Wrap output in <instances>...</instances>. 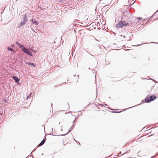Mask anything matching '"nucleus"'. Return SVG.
Here are the masks:
<instances>
[{
	"mask_svg": "<svg viewBox=\"0 0 158 158\" xmlns=\"http://www.w3.org/2000/svg\"><path fill=\"white\" fill-rule=\"evenodd\" d=\"M156 98V97L154 94L151 95H148L145 99V102L146 103H149Z\"/></svg>",
	"mask_w": 158,
	"mask_h": 158,
	"instance_id": "obj_1",
	"label": "nucleus"
},
{
	"mask_svg": "<svg viewBox=\"0 0 158 158\" xmlns=\"http://www.w3.org/2000/svg\"><path fill=\"white\" fill-rule=\"evenodd\" d=\"M129 24V23L125 21H121L119 22L116 25V27L117 28H120L123 27L124 26H127Z\"/></svg>",
	"mask_w": 158,
	"mask_h": 158,
	"instance_id": "obj_2",
	"label": "nucleus"
},
{
	"mask_svg": "<svg viewBox=\"0 0 158 158\" xmlns=\"http://www.w3.org/2000/svg\"><path fill=\"white\" fill-rule=\"evenodd\" d=\"M27 21V18L26 15H24L23 20L18 27H21L25 25Z\"/></svg>",
	"mask_w": 158,
	"mask_h": 158,
	"instance_id": "obj_3",
	"label": "nucleus"
},
{
	"mask_svg": "<svg viewBox=\"0 0 158 158\" xmlns=\"http://www.w3.org/2000/svg\"><path fill=\"white\" fill-rule=\"evenodd\" d=\"M24 53L27 54L28 55L32 56V53L30 51H29L27 48H26L23 51Z\"/></svg>",
	"mask_w": 158,
	"mask_h": 158,
	"instance_id": "obj_4",
	"label": "nucleus"
},
{
	"mask_svg": "<svg viewBox=\"0 0 158 158\" xmlns=\"http://www.w3.org/2000/svg\"><path fill=\"white\" fill-rule=\"evenodd\" d=\"M13 79L15 80V82L18 84H19V82L20 81V79L16 76H12Z\"/></svg>",
	"mask_w": 158,
	"mask_h": 158,
	"instance_id": "obj_5",
	"label": "nucleus"
},
{
	"mask_svg": "<svg viewBox=\"0 0 158 158\" xmlns=\"http://www.w3.org/2000/svg\"><path fill=\"white\" fill-rule=\"evenodd\" d=\"M46 138L45 137H44L43 139L42 140V141L38 145V146L40 147L42 146L45 143L46 141Z\"/></svg>",
	"mask_w": 158,
	"mask_h": 158,
	"instance_id": "obj_6",
	"label": "nucleus"
},
{
	"mask_svg": "<svg viewBox=\"0 0 158 158\" xmlns=\"http://www.w3.org/2000/svg\"><path fill=\"white\" fill-rule=\"evenodd\" d=\"M31 22L32 23L36 25H38L39 24V23L35 19H32L31 20Z\"/></svg>",
	"mask_w": 158,
	"mask_h": 158,
	"instance_id": "obj_7",
	"label": "nucleus"
},
{
	"mask_svg": "<svg viewBox=\"0 0 158 158\" xmlns=\"http://www.w3.org/2000/svg\"><path fill=\"white\" fill-rule=\"evenodd\" d=\"M73 127L74 124H73V125H72L70 129L69 130L68 132L66 134H65V135H66L67 134H68L73 129Z\"/></svg>",
	"mask_w": 158,
	"mask_h": 158,
	"instance_id": "obj_8",
	"label": "nucleus"
},
{
	"mask_svg": "<svg viewBox=\"0 0 158 158\" xmlns=\"http://www.w3.org/2000/svg\"><path fill=\"white\" fill-rule=\"evenodd\" d=\"M26 64L30 65H31L33 67H35V64L32 63L27 62L26 63Z\"/></svg>",
	"mask_w": 158,
	"mask_h": 158,
	"instance_id": "obj_9",
	"label": "nucleus"
},
{
	"mask_svg": "<svg viewBox=\"0 0 158 158\" xmlns=\"http://www.w3.org/2000/svg\"><path fill=\"white\" fill-rule=\"evenodd\" d=\"M19 47L20 48H21L22 50V51H23V50H24L26 48L25 47L24 45H22L21 44L19 46Z\"/></svg>",
	"mask_w": 158,
	"mask_h": 158,
	"instance_id": "obj_10",
	"label": "nucleus"
},
{
	"mask_svg": "<svg viewBox=\"0 0 158 158\" xmlns=\"http://www.w3.org/2000/svg\"><path fill=\"white\" fill-rule=\"evenodd\" d=\"M7 48L8 50L12 52H14V49L12 48H11L10 47H8Z\"/></svg>",
	"mask_w": 158,
	"mask_h": 158,
	"instance_id": "obj_11",
	"label": "nucleus"
},
{
	"mask_svg": "<svg viewBox=\"0 0 158 158\" xmlns=\"http://www.w3.org/2000/svg\"><path fill=\"white\" fill-rule=\"evenodd\" d=\"M15 44H17V45H18L19 46L21 44L20 43H19V42H18V41H16L15 42Z\"/></svg>",
	"mask_w": 158,
	"mask_h": 158,
	"instance_id": "obj_12",
	"label": "nucleus"
},
{
	"mask_svg": "<svg viewBox=\"0 0 158 158\" xmlns=\"http://www.w3.org/2000/svg\"><path fill=\"white\" fill-rule=\"evenodd\" d=\"M122 111H113V113H120V112H122Z\"/></svg>",
	"mask_w": 158,
	"mask_h": 158,
	"instance_id": "obj_13",
	"label": "nucleus"
},
{
	"mask_svg": "<svg viewBox=\"0 0 158 158\" xmlns=\"http://www.w3.org/2000/svg\"><path fill=\"white\" fill-rule=\"evenodd\" d=\"M137 19H138V20H141L142 19V18L140 17H139Z\"/></svg>",
	"mask_w": 158,
	"mask_h": 158,
	"instance_id": "obj_14",
	"label": "nucleus"
},
{
	"mask_svg": "<svg viewBox=\"0 0 158 158\" xmlns=\"http://www.w3.org/2000/svg\"><path fill=\"white\" fill-rule=\"evenodd\" d=\"M149 43H145V44H149ZM155 43V44H158V43H155V42H151V43Z\"/></svg>",
	"mask_w": 158,
	"mask_h": 158,
	"instance_id": "obj_15",
	"label": "nucleus"
},
{
	"mask_svg": "<svg viewBox=\"0 0 158 158\" xmlns=\"http://www.w3.org/2000/svg\"><path fill=\"white\" fill-rule=\"evenodd\" d=\"M76 119V118H75V120L73 122V124H74V125L75 123V120Z\"/></svg>",
	"mask_w": 158,
	"mask_h": 158,
	"instance_id": "obj_16",
	"label": "nucleus"
},
{
	"mask_svg": "<svg viewBox=\"0 0 158 158\" xmlns=\"http://www.w3.org/2000/svg\"><path fill=\"white\" fill-rule=\"evenodd\" d=\"M15 46V45L14 44H12L11 45V47H14Z\"/></svg>",
	"mask_w": 158,
	"mask_h": 158,
	"instance_id": "obj_17",
	"label": "nucleus"
},
{
	"mask_svg": "<svg viewBox=\"0 0 158 158\" xmlns=\"http://www.w3.org/2000/svg\"><path fill=\"white\" fill-rule=\"evenodd\" d=\"M125 15V14L124 13H123V14H122V16H124Z\"/></svg>",
	"mask_w": 158,
	"mask_h": 158,
	"instance_id": "obj_18",
	"label": "nucleus"
},
{
	"mask_svg": "<svg viewBox=\"0 0 158 158\" xmlns=\"http://www.w3.org/2000/svg\"><path fill=\"white\" fill-rule=\"evenodd\" d=\"M141 44H137V45H135V46H139V45H140Z\"/></svg>",
	"mask_w": 158,
	"mask_h": 158,
	"instance_id": "obj_19",
	"label": "nucleus"
},
{
	"mask_svg": "<svg viewBox=\"0 0 158 158\" xmlns=\"http://www.w3.org/2000/svg\"><path fill=\"white\" fill-rule=\"evenodd\" d=\"M121 154V152H120L118 153V155Z\"/></svg>",
	"mask_w": 158,
	"mask_h": 158,
	"instance_id": "obj_20",
	"label": "nucleus"
},
{
	"mask_svg": "<svg viewBox=\"0 0 158 158\" xmlns=\"http://www.w3.org/2000/svg\"><path fill=\"white\" fill-rule=\"evenodd\" d=\"M134 106H133V107H130V108H128L127 109H129V108H131L133 107Z\"/></svg>",
	"mask_w": 158,
	"mask_h": 158,
	"instance_id": "obj_21",
	"label": "nucleus"
},
{
	"mask_svg": "<svg viewBox=\"0 0 158 158\" xmlns=\"http://www.w3.org/2000/svg\"><path fill=\"white\" fill-rule=\"evenodd\" d=\"M77 143H78V144H79V145H80V143L78 142H77Z\"/></svg>",
	"mask_w": 158,
	"mask_h": 158,
	"instance_id": "obj_22",
	"label": "nucleus"
},
{
	"mask_svg": "<svg viewBox=\"0 0 158 158\" xmlns=\"http://www.w3.org/2000/svg\"><path fill=\"white\" fill-rule=\"evenodd\" d=\"M127 12L130 14V13L128 11H127Z\"/></svg>",
	"mask_w": 158,
	"mask_h": 158,
	"instance_id": "obj_23",
	"label": "nucleus"
},
{
	"mask_svg": "<svg viewBox=\"0 0 158 158\" xmlns=\"http://www.w3.org/2000/svg\"><path fill=\"white\" fill-rule=\"evenodd\" d=\"M74 141H76V142H77V141L75 140V139H74Z\"/></svg>",
	"mask_w": 158,
	"mask_h": 158,
	"instance_id": "obj_24",
	"label": "nucleus"
},
{
	"mask_svg": "<svg viewBox=\"0 0 158 158\" xmlns=\"http://www.w3.org/2000/svg\"><path fill=\"white\" fill-rule=\"evenodd\" d=\"M139 152H138V156H139Z\"/></svg>",
	"mask_w": 158,
	"mask_h": 158,
	"instance_id": "obj_25",
	"label": "nucleus"
},
{
	"mask_svg": "<svg viewBox=\"0 0 158 158\" xmlns=\"http://www.w3.org/2000/svg\"><path fill=\"white\" fill-rule=\"evenodd\" d=\"M154 156H153L152 157H152V158H154Z\"/></svg>",
	"mask_w": 158,
	"mask_h": 158,
	"instance_id": "obj_26",
	"label": "nucleus"
},
{
	"mask_svg": "<svg viewBox=\"0 0 158 158\" xmlns=\"http://www.w3.org/2000/svg\"><path fill=\"white\" fill-rule=\"evenodd\" d=\"M107 108H108L109 109H110L111 110V109H110V108H108V107H107Z\"/></svg>",
	"mask_w": 158,
	"mask_h": 158,
	"instance_id": "obj_27",
	"label": "nucleus"
},
{
	"mask_svg": "<svg viewBox=\"0 0 158 158\" xmlns=\"http://www.w3.org/2000/svg\"><path fill=\"white\" fill-rule=\"evenodd\" d=\"M35 149H34V150L33 151H35Z\"/></svg>",
	"mask_w": 158,
	"mask_h": 158,
	"instance_id": "obj_28",
	"label": "nucleus"
},
{
	"mask_svg": "<svg viewBox=\"0 0 158 158\" xmlns=\"http://www.w3.org/2000/svg\"><path fill=\"white\" fill-rule=\"evenodd\" d=\"M90 54V55H92V56H93V55H92L91 54Z\"/></svg>",
	"mask_w": 158,
	"mask_h": 158,
	"instance_id": "obj_29",
	"label": "nucleus"
},
{
	"mask_svg": "<svg viewBox=\"0 0 158 158\" xmlns=\"http://www.w3.org/2000/svg\"><path fill=\"white\" fill-rule=\"evenodd\" d=\"M53 128H52V131H53Z\"/></svg>",
	"mask_w": 158,
	"mask_h": 158,
	"instance_id": "obj_30",
	"label": "nucleus"
},
{
	"mask_svg": "<svg viewBox=\"0 0 158 158\" xmlns=\"http://www.w3.org/2000/svg\"><path fill=\"white\" fill-rule=\"evenodd\" d=\"M51 105H52V104L51 103Z\"/></svg>",
	"mask_w": 158,
	"mask_h": 158,
	"instance_id": "obj_31",
	"label": "nucleus"
},
{
	"mask_svg": "<svg viewBox=\"0 0 158 158\" xmlns=\"http://www.w3.org/2000/svg\"><path fill=\"white\" fill-rule=\"evenodd\" d=\"M33 31H34V32H35V31L34 30H33Z\"/></svg>",
	"mask_w": 158,
	"mask_h": 158,
	"instance_id": "obj_32",
	"label": "nucleus"
},
{
	"mask_svg": "<svg viewBox=\"0 0 158 158\" xmlns=\"http://www.w3.org/2000/svg\"><path fill=\"white\" fill-rule=\"evenodd\" d=\"M106 105V106H107V104H105Z\"/></svg>",
	"mask_w": 158,
	"mask_h": 158,
	"instance_id": "obj_33",
	"label": "nucleus"
},
{
	"mask_svg": "<svg viewBox=\"0 0 158 158\" xmlns=\"http://www.w3.org/2000/svg\"><path fill=\"white\" fill-rule=\"evenodd\" d=\"M62 127H61V128ZM61 129H62L61 128Z\"/></svg>",
	"mask_w": 158,
	"mask_h": 158,
	"instance_id": "obj_34",
	"label": "nucleus"
}]
</instances>
